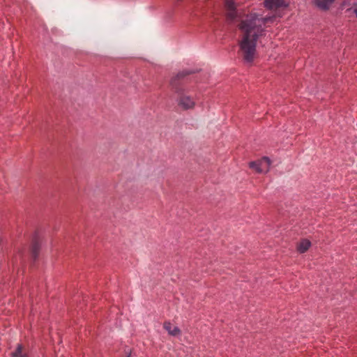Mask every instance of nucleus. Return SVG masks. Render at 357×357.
Instances as JSON below:
<instances>
[{
    "instance_id": "obj_10",
    "label": "nucleus",
    "mask_w": 357,
    "mask_h": 357,
    "mask_svg": "<svg viewBox=\"0 0 357 357\" xmlns=\"http://www.w3.org/2000/svg\"><path fill=\"white\" fill-rule=\"evenodd\" d=\"M354 12L355 13V14L357 17V3L354 6Z\"/></svg>"
},
{
    "instance_id": "obj_2",
    "label": "nucleus",
    "mask_w": 357,
    "mask_h": 357,
    "mask_svg": "<svg viewBox=\"0 0 357 357\" xmlns=\"http://www.w3.org/2000/svg\"><path fill=\"white\" fill-rule=\"evenodd\" d=\"M270 167L271 160L266 157L250 163V167L258 173H267L270 169Z\"/></svg>"
},
{
    "instance_id": "obj_6",
    "label": "nucleus",
    "mask_w": 357,
    "mask_h": 357,
    "mask_svg": "<svg viewBox=\"0 0 357 357\" xmlns=\"http://www.w3.org/2000/svg\"><path fill=\"white\" fill-rule=\"evenodd\" d=\"M335 0H314V4L321 10H327Z\"/></svg>"
},
{
    "instance_id": "obj_5",
    "label": "nucleus",
    "mask_w": 357,
    "mask_h": 357,
    "mask_svg": "<svg viewBox=\"0 0 357 357\" xmlns=\"http://www.w3.org/2000/svg\"><path fill=\"white\" fill-rule=\"evenodd\" d=\"M163 327L171 336L178 337L181 334V331L179 328L176 326H173L169 321H165L163 324Z\"/></svg>"
},
{
    "instance_id": "obj_3",
    "label": "nucleus",
    "mask_w": 357,
    "mask_h": 357,
    "mask_svg": "<svg viewBox=\"0 0 357 357\" xmlns=\"http://www.w3.org/2000/svg\"><path fill=\"white\" fill-rule=\"evenodd\" d=\"M178 105L184 109H190L194 108L195 101L194 98L188 95L183 94L178 100Z\"/></svg>"
},
{
    "instance_id": "obj_7",
    "label": "nucleus",
    "mask_w": 357,
    "mask_h": 357,
    "mask_svg": "<svg viewBox=\"0 0 357 357\" xmlns=\"http://www.w3.org/2000/svg\"><path fill=\"white\" fill-rule=\"evenodd\" d=\"M311 245V243L307 239L301 240L297 245V250L300 253L305 252Z\"/></svg>"
},
{
    "instance_id": "obj_8",
    "label": "nucleus",
    "mask_w": 357,
    "mask_h": 357,
    "mask_svg": "<svg viewBox=\"0 0 357 357\" xmlns=\"http://www.w3.org/2000/svg\"><path fill=\"white\" fill-rule=\"evenodd\" d=\"M12 357H24L22 354V347L18 344L15 351L11 354Z\"/></svg>"
},
{
    "instance_id": "obj_1",
    "label": "nucleus",
    "mask_w": 357,
    "mask_h": 357,
    "mask_svg": "<svg viewBox=\"0 0 357 357\" xmlns=\"http://www.w3.org/2000/svg\"><path fill=\"white\" fill-rule=\"evenodd\" d=\"M235 0H225L226 16L230 24L236 25L241 36L238 40V54L248 64L257 57V43L264 34L265 24L273 22L275 17H265L255 11L237 9Z\"/></svg>"
},
{
    "instance_id": "obj_11",
    "label": "nucleus",
    "mask_w": 357,
    "mask_h": 357,
    "mask_svg": "<svg viewBox=\"0 0 357 357\" xmlns=\"http://www.w3.org/2000/svg\"><path fill=\"white\" fill-rule=\"evenodd\" d=\"M128 357H130V356H128Z\"/></svg>"
},
{
    "instance_id": "obj_4",
    "label": "nucleus",
    "mask_w": 357,
    "mask_h": 357,
    "mask_svg": "<svg viewBox=\"0 0 357 357\" xmlns=\"http://www.w3.org/2000/svg\"><path fill=\"white\" fill-rule=\"evenodd\" d=\"M289 5V0H264V6L269 10L286 8Z\"/></svg>"
},
{
    "instance_id": "obj_9",
    "label": "nucleus",
    "mask_w": 357,
    "mask_h": 357,
    "mask_svg": "<svg viewBox=\"0 0 357 357\" xmlns=\"http://www.w3.org/2000/svg\"><path fill=\"white\" fill-rule=\"evenodd\" d=\"M38 245L34 244L32 247V252H33V255L36 257V252H37V250H38Z\"/></svg>"
}]
</instances>
